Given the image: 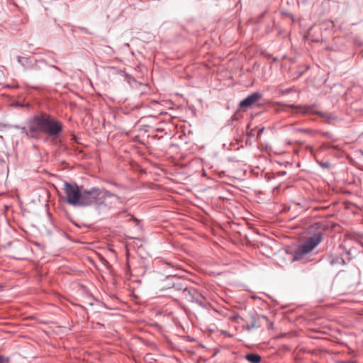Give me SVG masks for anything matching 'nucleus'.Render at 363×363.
I'll list each match as a JSON object with an SVG mask.
<instances>
[{
    "label": "nucleus",
    "mask_w": 363,
    "mask_h": 363,
    "mask_svg": "<svg viewBox=\"0 0 363 363\" xmlns=\"http://www.w3.org/2000/svg\"><path fill=\"white\" fill-rule=\"evenodd\" d=\"M40 120L38 125L42 128V133L52 139L58 138L62 130L63 124L52 115L43 112L40 114Z\"/></svg>",
    "instance_id": "1"
},
{
    "label": "nucleus",
    "mask_w": 363,
    "mask_h": 363,
    "mask_svg": "<svg viewBox=\"0 0 363 363\" xmlns=\"http://www.w3.org/2000/svg\"><path fill=\"white\" fill-rule=\"evenodd\" d=\"M63 190L66 194V201L73 206H78L82 196L83 186H79L76 182H65Z\"/></svg>",
    "instance_id": "2"
},
{
    "label": "nucleus",
    "mask_w": 363,
    "mask_h": 363,
    "mask_svg": "<svg viewBox=\"0 0 363 363\" xmlns=\"http://www.w3.org/2000/svg\"><path fill=\"white\" fill-rule=\"evenodd\" d=\"M322 236L320 233H315L308 238L301 245L295 252L294 259H301L306 255L311 252L321 242Z\"/></svg>",
    "instance_id": "3"
},
{
    "label": "nucleus",
    "mask_w": 363,
    "mask_h": 363,
    "mask_svg": "<svg viewBox=\"0 0 363 363\" xmlns=\"http://www.w3.org/2000/svg\"><path fill=\"white\" fill-rule=\"evenodd\" d=\"M102 194V190L98 187H92L89 189L83 187L82 196L78 206L85 207L98 203L99 198Z\"/></svg>",
    "instance_id": "4"
},
{
    "label": "nucleus",
    "mask_w": 363,
    "mask_h": 363,
    "mask_svg": "<svg viewBox=\"0 0 363 363\" xmlns=\"http://www.w3.org/2000/svg\"><path fill=\"white\" fill-rule=\"evenodd\" d=\"M40 120V114L35 115L29 121L30 125L28 128L29 138L38 140L40 136L39 133H42V128L40 125H38Z\"/></svg>",
    "instance_id": "5"
},
{
    "label": "nucleus",
    "mask_w": 363,
    "mask_h": 363,
    "mask_svg": "<svg viewBox=\"0 0 363 363\" xmlns=\"http://www.w3.org/2000/svg\"><path fill=\"white\" fill-rule=\"evenodd\" d=\"M250 107V95L247 96L239 104V108L232 116V120L237 121L239 119L241 113L244 111V108Z\"/></svg>",
    "instance_id": "6"
},
{
    "label": "nucleus",
    "mask_w": 363,
    "mask_h": 363,
    "mask_svg": "<svg viewBox=\"0 0 363 363\" xmlns=\"http://www.w3.org/2000/svg\"><path fill=\"white\" fill-rule=\"evenodd\" d=\"M17 61L25 69L33 68L34 65L38 62L37 60H33L31 57H21V56H18L17 57Z\"/></svg>",
    "instance_id": "7"
},
{
    "label": "nucleus",
    "mask_w": 363,
    "mask_h": 363,
    "mask_svg": "<svg viewBox=\"0 0 363 363\" xmlns=\"http://www.w3.org/2000/svg\"><path fill=\"white\" fill-rule=\"evenodd\" d=\"M289 107L292 108L294 111H293V113H298L301 112L303 114H308V113H315L318 114V112L314 111L313 110V106H294V105H290Z\"/></svg>",
    "instance_id": "8"
},
{
    "label": "nucleus",
    "mask_w": 363,
    "mask_h": 363,
    "mask_svg": "<svg viewBox=\"0 0 363 363\" xmlns=\"http://www.w3.org/2000/svg\"><path fill=\"white\" fill-rule=\"evenodd\" d=\"M196 292L197 291L194 288L187 287L183 293V295L186 301L191 302Z\"/></svg>",
    "instance_id": "9"
},
{
    "label": "nucleus",
    "mask_w": 363,
    "mask_h": 363,
    "mask_svg": "<svg viewBox=\"0 0 363 363\" xmlns=\"http://www.w3.org/2000/svg\"><path fill=\"white\" fill-rule=\"evenodd\" d=\"M262 96L259 93H254L251 94V109L259 106L262 104L259 103L261 101Z\"/></svg>",
    "instance_id": "10"
},
{
    "label": "nucleus",
    "mask_w": 363,
    "mask_h": 363,
    "mask_svg": "<svg viewBox=\"0 0 363 363\" xmlns=\"http://www.w3.org/2000/svg\"><path fill=\"white\" fill-rule=\"evenodd\" d=\"M191 302H194L202 307H206V303L204 302V297L201 294H199L198 291L194 295V298L191 301Z\"/></svg>",
    "instance_id": "11"
},
{
    "label": "nucleus",
    "mask_w": 363,
    "mask_h": 363,
    "mask_svg": "<svg viewBox=\"0 0 363 363\" xmlns=\"http://www.w3.org/2000/svg\"><path fill=\"white\" fill-rule=\"evenodd\" d=\"M188 286H186V283H183V282H177V283H174L173 284V288L175 289L177 291H182V293L184 292V291L186 290V289L187 288Z\"/></svg>",
    "instance_id": "12"
},
{
    "label": "nucleus",
    "mask_w": 363,
    "mask_h": 363,
    "mask_svg": "<svg viewBox=\"0 0 363 363\" xmlns=\"http://www.w3.org/2000/svg\"><path fill=\"white\" fill-rule=\"evenodd\" d=\"M261 361V357L257 354L251 353V363H259Z\"/></svg>",
    "instance_id": "13"
},
{
    "label": "nucleus",
    "mask_w": 363,
    "mask_h": 363,
    "mask_svg": "<svg viewBox=\"0 0 363 363\" xmlns=\"http://www.w3.org/2000/svg\"><path fill=\"white\" fill-rule=\"evenodd\" d=\"M21 133L22 137H27L29 138L28 130L26 127L21 128Z\"/></svg>",
    "instance_id": "14"
},
{
    "label": "nucleus",
    "mask_w": 363,
    "mask_h": 363,
    "mask_svg": "<svg viewBox=\"0 0 363 363\" xmlns=\"http://www.w3.org/2000/svg\"><path fill=\"white\" fill-rule=\"evenodd\" d=\"M9 358L8 357L0 354V363H9Z\"/></svg>",
    "instance_id": "15"
},
{
    "label": "nucleus",
    "mask_w": 363,
    "mask_h": 363,
    "mask_svg": "<svg viewBox=\"0 0 363 363\" xmlns=\"http://www.w3.org/2000/svg\"><path fill=\"white\" fill-rule=\"evenodd\" d=\"M101 190H102V192H104V196H106L107 197L116 196L114 194L111 193V191H109L108 190H105V189H101Z\"/></svg>",
    "instance_id": "16"
},
{
    "label": "nucleus",
    "mask_w": 363,
    "mask_h": 363,
    "mask_svg": "<svg viewBox=\"0 0 363 363\" xmlns=\"http://www.w3.org/2000/svg\"><path fill=\"white\" fill-rule=\"evenodd\" d=\"M48 55H49V57H50V59H52L53 62H57V60L53 57V53H52V52H48Z\"/></svg>",
    "instance_id": "17"
},
{
    "label": "nucleus",
    "mask_w": 363,
    "mask_h": 363,
    "mask_svg": "<svg viewBox=\"0 0 363 363\" xmlns=\"http://www.w3.org/2000/svg\"><path fill=\"white\" fill-rule=\"evenodd\" d=\"M242 359H246L247 362H250V352H247L245 354V356L242 357V358H241Z\"/></svg>",
    "instance_id": "18"
},
{
    "label": "nucleus",
    "mask_w": 363,
    "mask_h": 363,
    "mask_svg": "<svg viewBox=\"0 0 363 363\" xmlns=\"http://www.w3.org/2000/svg\"><path fill=\"white\" fill-rule=\"evenodd\" d=\"M298 131L304 133H309L311 132V130H309V129H298Z\"/></svg>",
    "instance_id": "19"
},
{
    "label": "nucleus",
    "mask_w": 363,
    "mask_h": 363,
    "mask_svg": "<svg viewBox=\"0 0 363 363\" xmlns=\"http://www.w3.org/2000/svg\"><path fill=\"white\" fill-rule=\"evenodd\" d=\"M6 86L8 88H18V84H12V85L7 84Z\"/></svg>",
    "instance_id": "20"
},
{
    "label": "nucleus",
    "mask_w": 363,
    "mask_h": 363,
    "mask_svg": "<svg viewBox=\"0 0 363 363\" xmlns=\"http://www.w3.org/2000/svg\"><path fill=\"white\" fill-rule=\"evenodd\" d=\"M264 129V128L262 127V128H259V129L258 130V132H257V137H259V136H260V135L263 133Z\"/></svg>",
    "instance_id": "21"
},
{
    "label": "nucleus",
    "mask_w": 363,
    "mask_h": 363,
    "mask_svg": "<svg viewBox=\"0 0 363 363\" xmlns=\"http://www.w3.org/2000/svg\"><path fill=\"white\" fill-rule=\"evenodd\" d=\"M250 130V122H248L247 124H246V130H247V135H250V134L248 133V130Z\"/></svg>",
    "instance_id": "22"
},
{
    "label": "nucleus",
    "mask_w": 363,
    "mask_h": 363,
    "mask_svg": "<svg viewBox=\"0 0 363 363\" xmlns=\"http://www.w3.org/2000/svg\"><path fill=\"white\" fill-rule=\"evenodd\" d=\"M13 128L21 130V128H22L23 127H21L18 125H13Z\"/></svg>",
    "instance_id": "23"
},
{
    "label": "nucleus",
    "mask_w": 363,
    "mask_h": 363,
    "mask_svg": "<svg viewBox=\"0 0 363 363\" xmlns=\"http://www.w3.org/2000/svg\"><path fill=\"white\" fill-rule=\"evenodd\" d=\"M51 67H52V68H54V69H55L58 70V71H61L60 68V67H57V66H55V65H52Z\"/></svg>",
    "instance_id": "24"
},
{
    "label": "nucleus",
    "mask_w": 363,
    "mask_h": 363,
    "mask_svg": "<svg viewBox=\"0 0 363 363\" xmlns=\"http://www.w3.org/2000/svg\"><path fill=\"white\" fill-rule=\"evenodd\" d=\"M244 328H245L247 330H250V325L247 324L246 325L244 326Z\"/></svg>",
    "instance_id": "25"
},
{
    "label": "nucleus",
    "mask_w": 363,
    "mask_h": 363,
    "mask_svg": "<svg viewBox=\"0 0 363 363\" xmlns=\"http://www.w3.org/2000/svg\"><path fill=\"white\" fill-rule=\"evenodd\" d=\"M327 146L328 147H333V148H335V149L337 148L336 146H333V145H328Z\"/></svg>",
    "instance_id": "26"
},
{
    "label": "nucleus",
    "mask_w": 363,
    "mask_h": 363,
    "mask_svg": "<svg viewBox=\"0 0 363 363\" xmlns=\"http://www.w3.org/2000/svg\"><path fill=\"white\" fill-rule=\"evenodd\" d=\"M166 264H167V265H169V266H170L172 267H174L173 264L171 262H166Z\"/></svg>",
    "instance_id": "27"
},
{
    "label": "nucleus",
    "mask_w": 363,
    "mask_h": 363,
    "mask_svg": "<svg viewBox=\"0 0 363 363\" xmlns=\"http://www.w3.org/2000/svg\"><path fill=\"white\" fill-rule=\"evenodd\" d=\"M26 86H27L28 87H30V88L37 89V87H36V86H29V85H28V84H27Z\"/></svg>",
    "instance_id": "28"
},
{
    "label": "nucleus",
    "mask_w": 363,
    "mask_h": 363,
    "mask_svg": "<svg viewBox=\"0 0 363 363\" xmlns=\"http://www.w3.org/2000/svg\"><path fill=\"white\" fill-rule=\"evenodd\" d=\"M131 218L134 220H138L137 218H135L133 216L130 215Z\"/></svg>",
    "instance_id": "29"
},
{
    "label": "nucleus",
    "mask_w": 363,
    "mask_h": 363,
    "mask_svg": "<svg viewBox=\"0 0 363 363\" xmlns=\"http://www.w3.org/2000/svg\"><path fill=\"white\" fill-rule=\"evenodd\" d=\"M30 105L28 104H22L21 106H29Z\"/></svg>",
    "instance_id": "30"
},
{
    "label": "nucleus",
    "mask_w": 363,
    "mask_h": 363,
    "mask_svg": "<svg viewBox=\"0 0 363 363\" xmlns=\"http://www.w3.org/2000/svg\"><path fill=\"white\" fill-rule=\"evenodd\" d=\"M242 360V359H239L237 360V362L235 363H240V362Z\"/></svg>",
    "instance_id": "31"
},
{
    "label": "nucleus",
    "mask_w": 363,
    "mask_h": 363,
    "mask_svg": "<svg viewBox=\"0 0 363 363\" xmlns=\"http://www.w3.org/2000/svg\"><path fill=\"white\" fill-rule=\"evenodd\" d=\"M73 223H74L76 226L79 227V225L77 223H74V222H73Z\"/></svg>",
    "instance_id": "32"
},
{
    "label": "nucleus",
    "mask_w": 363,
    "mask_h": 363,
    "mask_svg": "<svg viewBox=\"0 0 363 363\" xmlns=\"http://www.w3.org/2000/svg\"><path fill=\"white\" fill-rule=\"evenodd\" d=\"M262 319L264 320L265 321H267V319L264 316L262 317Z\"/></svg>",
    "instance_id": "33"
},
{
    "label": "nucleus",
    "mask_w": 363,
    "mask_h": 363,
    "mask_svg": "<svg viewBox=\"0 0 363 363\" xmlns=\"http://www.w3.org/2000/svg\"><path fill=\"white\" fill-rule=\"evenodd\" d=\"M38 61L39 62H44L45 60H39Z\"/></svg>",
    "instance_id": "34"
}]
</instances>
